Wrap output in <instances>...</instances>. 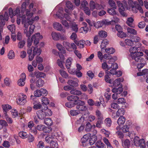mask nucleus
<instances>
[{
  "label": "nucleus",
  "mask_w": 148,
  "mask_h": 148,
  "mask_svg": "<svg viewBox=\"0 0 148 148\" xmlns=\"http://www.w3.org/2000/svg\"><path fill=\"white\" fill-rule=\"evenodd\" d=\"M56 47L59 51H61V52L63 53H66V51L64 47L60 44H57Z\"/></svg>",
  "instance_id": "nucleus-28"
},
{
  "label": "nucleus",
  "mask_w": 148,
  "mask_h": 148,
  "mask_svg": "<svg viewBox=\"0 0 148 148\" xmlns=\"http://www.w3.org/2000/svg\"><path fill=\"white\" fill-rule=\"evenodd\" d=\"M66 5L67 8L69 9H72L73 5L70 1H67L66 2Z\"/></svg>",
  "instance_id": "nucleus-58"
},
{
  "label": "nucleus",
  "mask_w": 148,
  "mask_h": 148,
  "mask_svg": "<svg viewBox=\"0 0 148 148\" xmlns=\"http://www.w3.org/2000/svg\"><path fill=\"white\" fill-rule=\"evenodd\" d=\"M42 51V49L40 48H38L37 47H34L33 50L32 55V56H29V61H31L34 59V56L37 55L39 56L41 54Z\"/></svg>",
  "instance_id": "nucleus-5"
},
{
  "label": "nucleus",
  "mask_w": 148,
  "mask_h": 148,
  "mask_svg": "<svg viewBox=\"0 0 148 148\" xmlns=\"http://www.w3.org/2000/svg\"><path fill=\"white\" fill-rule=\"evenodd\" d=\"M26 15H24L22 18V23L24 24V26L26 28H28L27 23L29 24H32L34 22L37 21L39 18L38 16H36L34 18H31L33 15V13L30 12L27 9H26Z\"/></svg>",
  "instance_id": "nucleus-1"
},
{
  "label": "nucleus",
  "mask_w": 148,
  "mask_h": 148,
  "mask_svg": "<svg viewBox=\"0 0 148 148\" xmlns=\"http://www.w3.org/2000/svg\"><path fill=\"white\" fill-rule=\"evenodd\" d=\"M72 59L70 57L68 58L66 61V66L68 69H69L71 67V64Z\"/></svg>",
  "instance_id": "nucleus-24"
},
{
  "label": "nucleus",
  "mask_w": 148,
  "mask_h": 148,
  "mask_svg": "<svg viewBox=\"0 0 148 148\" xmlns=\"http://www.w3.org/2000/svg\"><path fill=\"white\" fill-rule=\"evenodd\" d=\"M127 31L128 33L134 35H136L137 34V32L136 30L130 27H128L127 28Z\"/></svg>",
  "instance_id": "nucleus-32"
},
{
  "label": "nucleus",
  "mask_w": 148,
  "mask_h": 148,
  "mask_svg": "<svg viewBox=\"0 0 148 148\" xmlns=\"http://www.w3.org/2000/svg\"><path fill=\"white\" fill-rule=\"evenodd\" d=\"M125 121V118L123 116H121L117 120V123L119 125L123 124Z\"/></svg>",
  "instance_id": "nucleus-20"
},
{
  "label": "nucleus",
  "mask_w": 148,
  "mask_h": 148,
  "mask_svg": "<svg viewBox=\"0 0 148 148\" xmlns=\"http://www.w3.org/2000/svg\"><path fill=\"white\" fill-rule=\"evenodd\" d=\"M98 34L99 37L101 38H105L107 36V32L103 30L99 31Z\"/></svg>",
  "instance_id": "nucleus-35"
},
{
  "label": "nucleus",
  "mask_w": 148,
  "mask_h": 148,
  "mask_svg": "<svg viewBox=\"0 0 148 148\" xmlns=\"http://www.w3.org/2000/svg\"><path fill=\"white\" fill-rule=\"evenodd\" d=\"M61 23L67 29H69L70 26L69 25L68 23L67 22V21L65 20H62L61 21Z\"/></svg>",
  "instance_id": "nucleus-55"
},
{
  "label": "nucleus",
  "mask_w": 148,
  "mask_h": 148,
  "mask_svg": "<svg viewBox=\"0 0 148 148\" xmlns=\"http://www.w3.org/2000/svg\"><path fill=\"white\" fill-rule=\"evenodd\" d=\"M108 3L110 5L112 8L115 9L116 8L117 6L116 5L115 3L113 0H109Z\"/></svg>",
  "instance_id": "nucleus-50"
},
{
  "label": "nucleus",
  "mask_w": 148,
  "mask_h": 148,
  "mask_svg": "<svg viewBox=\"0 0 148 148\" xmlns=\"http://www.w3.org/2000/svg\"><path fill=\"white\" fill-rule=\"evenodd\" d=\"M36 113L38 118L42 120L44 119L47 116V114L43 109L37 111Z\"/></svg>",
  "instance_id": "nucleus-10"
},
{
  "label": "nucleus",
  "mask_w": 148,
  "mask_h": 148,
  "mask_svg": "<svg viewBox=\"0 0 148 148\" xmlns=\"http://www.w3.org/2000/svg\"><path fill=\"white\" fill-rule=\"evenodd\" d=\"M108 13L111 15H114L116 14L115 10L113 8L108 9Z\"/></svg>",
  "instance_id": "nucleus-57"
},
{
  "label": "nucleus",
  "mask_w": 148,
  "mask_h": 148,
  "mask_svg": "<svg viewBox=\"0 0 148 148\" xmlns=\"http://www.w3.org/2000/svg\"><path fill=\"white\" fill-rule=\"evenodd\" d=\"M70 93L72 94H73L74 95H82V96L83 95H84V94H82L81 92L79 90H77L76 89H73L71 90L70 91Z\"/></svg>",
  "instance_id": "nucleus-23"
},
{
  "label": "nucleus",
  "mask_w": 148,
  "mask_h": 148,
  "mask_svg": "<svg viewBox=\"0 0 148 148\" xmlns=\"http://www.w3.org/2000/svg\"><path fill=\"white\" fill-rule=\"evenodd\" d=\"M56 138V136L53 134H48L45 138V141L47 143L50 144L54 139Z\"/></svg>",
  "instance_id": "nucleus-14"
},
{
  "label": "nucleus",
  "mask_w": 148,
  "mask_h": 148,
  "mask_svg": "<svg viewBox=\"0 0 148 148\" xmlns=\"http://www.w3.org/2000/svg\"><path fill=\"white\" fill-rule=\"evenodd\" d=\"M130 145V142L128 139L125 140L122 143V145L125 148H129Z\"/></svg>",
  "instance_id": "nucleus-38"
},
{
  "label": "nucleus",
  "mask_w": 148,
  "mask_h": 148,
  "mask_svg": "<svg viewBox=\"0 0 148 148\" xmlns=\"http://www.w3.org/2000/svg\"><path fill=\"white\" fill-rule=\"evenodd\" d=\"M12 117L13 118H15L18 116V112L15 109H13L11 111Z\"/></svg>",
  "instance_id": "nucleus-44"
},
{
  "label": "nucleus",
  "mask_w": 148,
  "mask_h": 148,
  "mask_svg": "<svg viewBox=\"0 0 148 148\" xmlns=\"http://www.w3.org/2000/svg\"><path fill=\"white\" fill-rule=\"evenodd\" d=\"M109 75H106L104 77V80L105 81L108 83L112 84L113 82V80L111 79H110Z\"/></svg>",
  "instance_id": "nucleus-41"
},
{
  "label": "nucleus",
  "mask_w": 148,
  "mask_h": 148,
  "mask_svg": "<svg viewBox=\"0 0 148 148\" xmlns=\"http://www.w3.org/2000/svg\"><path fill=\"white\" fill-rule=\"evenodd\" d=\"M1 107L4 116H7L8 115V112L12 109L11 106L9 104H7L2 105Z\"/></svg>",
  "instance_id": "nucleus-9"
},
{
  "label": "nucleus",
  "mask_w": 148,
  "mask_h": 148,
  "mask_svg": "<svg viewBox=\"0 0 148 148\" xmlns=\"http://www.w3.org/2000/svg\"><path fill=\"white\" fill-rule=\"evenodd\" d=\"M79 81H74L72 79H69L68 80L67 83L70 86L73 87H77L78 86V84Z\"/></svg>",
  "instance_id": "nucleus-16"
},
{
  "label": "nucleus",
  "mask_w": 148,
  "mask_h": 148,
  "mask_svg": "<svg viewBox=\"0 0 148 148\" xmlns=\"http://www.w3.org/2000/svg\"><path fill=\"white\" fill-rule=\"evenodd\" d=\"M42 104L43 106H46L47 105L49 104V101L46 97H43L42 100Z\"/></svg>",
  "instance_id": "nucleus-47"
},
{
  "label": "nucleus",
  "mask_w": 148,
  "mask_h": 148,
  "mask_svg": "<svg viewBox=\"0 0 148 148\" xmlns=\"http://www.w3.org/2000/svg\"><path fill=\"white\" fill-rule=\"evenodd\" d=\"M117 35L118 37L121 38L125 37L127 36L126 33L123 32L122 31L121 32H118L117 33Z\"/></svg>",
  "instance_id": "nucleus-51"
},
{
  "label": "nucleus",
  "mask_w": 148,
  "mask_h": 148,
  "mask_svg": "<svg viewBox=\"0 0 148 148\" xmlns=\"http://www.w3.org/2000/svg\"><path fill=\"white\" fill-rule=\"evenodd\" d=\"M59 72L61 76L64 78H66L68 77V74L64 71L60 70Z\"/></svg>",
  "instance_id": "nucleus-45"
},
{
  "label": "nucleus",
  "mask_w": 148,
  "mask_h": 148,
  "mask_svg": "<svg viewBox=\"0 0 148 148\" xmlns=\"http://www.w3.org/2000/svg\"><path fill=\"white\" fill-rule=\"evenodd\" d=\"M19 136L23 139L27 138L28 135L27 133L24 131H21L19 133Z\"/></svg>",
  "instance_id": "nucleus-34"
},
{
  "label": "nucleus",
  "mask_w": 148,
  "mask_h": 148,
  "mask_svg": "<svg viewBox=\"0 0 148 148\" xmlns=\"http://www.w3.org/2000/svg\"><path fill=\"white\" fill-rule=\"evenodd\" d=\"M53 26L55 29L58 31H62L64 33L65 32V29H63L62 26L59 23H54L53 24Z\"/></svg>",
  "instance_id": "nucleus-12"
},
{
  "label": "nucleus",
  "mask_w": 148,
  "mask_h": 148,
  "mask_svg": "<svg viewBox=\"0 0 148 148\" xmlns=\"http://www.w3.org/2000/svg\"><path fill=\"white\" fill-rule=\"evenodd\" d=\"M106 125L108 127H110L112 124V121L110 118H108L105 120Z\"/></svg>",
  "instance_id": "nucleus-56"
},
{
  "label": "nucleus",
  "mask_w": 148,
  "mask_h": 148,
  "mask_svg": "<svg viewBox=\"0 0 148 148\" xmlns=\"http://www.w3.org/2000/svg\"><path fill=\"white\" fill-rule=\"evenodd\" d=\"M21 78L19 79L17 82V83L19 86H23L25 84V81L26 79L25 74L24 73L21 74Z\"/></svg>",
  "instance_id": "nucleus-11"
},
{
  "label": "nucleus",
  "mask_w": 148,
  "mask_h": 148,
  "mask_svg": "<svg viewBox=\"0 0 148 148\" xmlns=\"http://www.w3.org/2000/svg\"><path fill=\"white\" fill-rule=\"evenodd\" d=\"M96 147L98 148H104L105 145L100 140L98 141L95 143Z\"/></svg>",
  "instance_id": "nucleus-37"
},
{
  "label": "nucleus",
  "mask_w": 148,
  "mask_h": 148,
  "mask_svg": "<svg viewBox=\"0 0 148 148\" xmlns=\"http://www.w3.org/2000/svg\"><path fill=\"white\" fill-rule=\"evenodd\" d=\"M90 134H87L84 135L81 138L80 141L82 144V145L83 147H85L88 144L86 143V142L89 138V137H90Z\"/></svg>",
  "instance_id": "nucleus-7"
},
{
  "label": "nucleus",
  "mask_w": 148,
  "mask_h": 148,
  "mask_svg": "<svg viewBox=\"0 0 148 148\" xmlns=\"http://www.w3.org/2000/svg\"><path fill=\"white\" fill-rule=\"evenodd\" d=\"M138 51V49L137 47H131L129 49V51L130 53V57L132 55V54H134V55L136 54V52Z\"/></svg>",
  "instance_id": "nucleus-17"
},
{
  "label": "nucleus",
  "mask_w": 148,
  "mask_h": 148,
  "mask_svg": "<svg viewBox=\"0 0 148 148\" xmlns=\"http://www.w3.org/2000/svg\"><path fill=\"white\" fill-rule=\"evenodd\" d=\"M89 143L90 145H92L94 144L97 140V137L95 135H93L90 137Z\"/></svg>",
  "instance_id": "nucleus-18"
},
{
  "label": "nucleus",
  "mask_w": 148,
  "mask_h": 148,
  "mask_svg": "<svg viewBox=\"0 0 148 148\" xmlns=\"http://www.w3.org/2000/svg\"><path fill=\"white\" fill-rule=\"evenodd\" d=\"M96 113L97 117V120H103V117L101 112L99 110H97Z\"/></svg>",
  "instance_id": "nucleus-46"
},
{
  "label": "nucleus",
  "mask_w": 148,
  "mask_h": 148,
  "mask_svg": "<svg viewBox=\"0 0 148 148\" xmlns=\"http://www.w3.org/2000/svg\"><path fill=\"white\" fill-rule=\"evenodd\" d=\"M0 130L2 129L3 127H6L8 126V124L6 121L4 120H0Z\"/></svg>",
  "instance_id": "nucleus-39"
},
{
  "label": "nucleus",
  "mask_w": 148,
  "mask_h": 148,
  "mask_svg": "<svg viewBox=\"0 0 148 148\" xmlns=\"http://www.w3.org/2000/svg\"><path fill=\"white\" fill-rule=\"evenodd\" d=\"M26 95L22 93H20L16 99V102L20 106L24 105L27 102Z\"/></svg>",
  "instance_id": "nucleus-2"
},
{
  "label": "nucleus",
  "mask_w": 148,
  "mask_h": 148,
  "mask_svg": "<svg viewBox=\"0 0 148 148\" xmlns=\"http://www.w3.org/2000/svg\"><path fill=\"white\" fill-rule=\"evenodd\" d=\"M26 15L25 14L23 15L22 13L20 14L17 17L16 22L18 25L20 24L21 22V21H22V18L24 16Z\"/></svg>",
  "instance_id": "nucleus-49"
},
{
  "label": "nucleus",
  "mask_w": 148,
  "mask_h": 148,
  "mask_svg": "<svg viewBox=\"0 0 148 148\" xmlns=\"http://www.w3.org/2000/svg\"><path fill=\"white\" fill-rule=\"evenodd\" d=\"M134 145L136 147H140V148H145L146 144L143 139H139L138 137H135L134 140Z\"/></svg>",
  "instance_id": "nucleus-3"
},
{
  "label": "nucleus",
  "mask_w": 148,
  "mask_h": 148,
  "mask_svg": "<svg viewBox=\"0 0 148 148\" xmlns=\"http://www.w3.org/2000/svg\"><path fill=\"white\" fill-rule=\"evenodd\" d=\"M74 41L76 45L79 47L80 48H84V40H82L78 41L76 40H75Z\"/></svg>",
  "instance_id": "nucleus-22"
},
{
  "label": "nucleus",
  "mask_w": 148,
  "mask_h": 148,
  "mask_svg": "<svg viewBox=\"0 0 148 148\" xmlns=\"http://www.w3.org/2000/svg\"><path fill=\"white\" fill-rule=\"evenodd\" d=\"M92 129V125L89 122L86 123V125L85 130L86 132H90Z\"/></svg>",
  "instance_id": "nucleus-42"
},
{
  "label": "nucleus",
  "mask_w": 148,
  "mask_h": 148,
  "mask_svg": "<svg viewBox=\"0 0 148 148\" xmlns=\"http://www.w3.org/2000/svg\"><path fill=\"white\" fill-rule=\"evenodd\" d=\"M51 148H58V145L57 141L53 140L51 142L50 144Z\"/></svg>",
  "instance_id": "nucleus-40"
},
{
  "label": "nucleus",
  "mask_w": 148,
  "mask_h": 148,
  "mask_svg": "<svg viewBox=\"0 0 148 148\" xmlns=\"http://www.w3.org/2000/svg\"><path fill=\"white\" fill-rule=\"evenodd\" d=\"M56 15L60 19L63 18L64 17L67 20L69 21L70 18V16L66 14H64V16H63L62 13H59L58 12L57 13Z\"/></svg>",
  "instance_id": "nucleus-15"
},
{
  "label": "nucleus",
  "mask_w": 148,
  "mask_h": 148,
  "mask_svg": "<svg viewBox=\"0 0 148 148\" xmlns=\"http://www.w3.org/2000/svg\"><path fill=\"white\" fill-rule=\"evenodd\" d=\"M44 84V81L41 79L39 78L36 81V84L38 87H42Z\"/></svg>",
  "instance_id": "nucleus-26"
},
{
  "label": "nucleus",
  "mask_w": 148,
  "mask_h": 148,
  "mask_svg": "<svg viewBox=\"0 0 148 148\" xmlns=\"http://www.w3.org/2000/svg\"><path fill=\"white\" fill-rule=\"evenodd\" d=\"M63 44L64 47L66 48L67 50H68V49L70 47V44L66 41H63Z\"/></svg>",
  "instance_id": "nucleus-62"
},
{
  "label": "nucleus",
  "mask_w": 148,
  "mask_h": 148,
  "mask_svg": "<svg viewBox=\"0 0 148 148\" xmlns=\"http://www.w3.org/2000/svg\"><path fill=\"white\" fill-rule=\"evenodd\" d=\"M76 105V104H75V103H73V102L71 101L67 102L65 103V106L69 108H71L74 106L75 105Z\"/></svg>",
  "instance_id": "nucleus-60"
},
{
  "label": "nucleus",
  "mask_w": 148,
  "mask_h": 148,
  "mask_svg": "<svg viewBox=\"0 0 148 148\" xmlns=\"http://www.w3.org/2000/svg\"><path fill=\"white\" fill-rule=\"evenodd\" d=\"M45 108L43 110L45 112L46 114H47V116H50L51 115L52 112L51 110L50 109H48V108L47 106H44Z\"/></svg>",
  "instance_id": "nucleus-31"
},
{
  "label": "nucleus",
  "mask_w": 148,
  "mask_h": 148,
  "mask_svg": "<svg viewBox=\"0 0 148 148\" xmlns=\"http://www.w3.org/2000/svg\"><path fill=\"white\" fill-rule=\"evenodd\" d=\"M39 91L41 93V95L43 96H46L48 94L47 91L45 89L43 88H41Z\"/></svg>",
  "instance_id": "nucleus-61"
},
{
  "label": "nucleus",
  "mask_w": 148,
  "mask_h": 148,
  "mask_svg": "<svg viewBox=\"0 0 148 148\" xmlns=\"http://www.w3.org/2000/svg\"><path fill=\"white\" fill-rule=\"evenodd\" d=\"M130 127V125L126 123L125 125H124L122 127V130L123 132H128V136L130 137L132 133L129 131V129Z\"/></svg>",
  "instance_id": "nucleus-13"
},
{
  "label": "nucleus",
  "mask_w": 148,
  "mask_h": 148,
  "mask_svg": "<svg viewBox=\"0 0 148 148\" xmlns=\"http://www.w3.org/2000/svg\"><path fill=\"white\" fill-rule=\"evenodd\" d=\"M79 97L78 96L73 95L69 96L67 97V99L69 101L73 102L76 104L79 101Z\"/></svg>",
  "instance_id": "nucleus-8"
},
{
  "label": "nucleus",
  "mask_w": 148,
  "mask_h": 148,
  "mask_svg": "<svg viewBox=\"0 0 148 148\" xmlns=\"http://www.w3.org/2000/svg\"><path fill=\"white\" fill-rule=\"evenodd\" d=\"M51 36L53 39L54 40H57L59 39L60 37V34L56 32H53L51 34Z\"/></svg>",
  "instance_id": "nucleus-29"
},
{
  "label": "nucleus",
  "mask_w": 148,
  "mask_h": 148,
  "mask_svg": "<svg viewBox=\"0 0 148 148\" xmlns=\"http://www.w3.org/2000/svg\"><path fill=\"white\" fill-rule=\"evenodd\" d=\"M125 113V111L123 108L119 109L116 113V116L117 117H119L120 116H123Z\"/></svg>",
  "instance_id": "nucleus-21"
},
{
  "label": "nucleus",
  "mask_w": 148,
  "mask_h": 148,
  "mask_svg": "<svg viewBox=\"0 0 148 148\" xmlns=\"http://www.w3.org/2000/svg\"><path fill=\"white\" fill-rule=\"evenodd\" d=\"M134 21V19L132 18H128L126 21V23L129 26L132 27L131 23L133 22Z\"/></svg>",
  "instance_id": "nucleus-52"
},
{
  "label": "nucleus",
  "mask_w": 148,
  "mask_h": 148,
  "mask_svg": "<svg viewBox=\"0 0 148 148\" xmlns=\"http://www.w3.org/2000/svg\"><path fill=\"white\" fill-rule=\"evenodd\" d=\"M33 108L34 110H38L40 109L42 107V105L39 103L35 102L34 103Z\"/></svg>",
  "instance_id": "nucleus-33"
},
{
  "label": "nucleus",
  "mask_w": 148,
  "mask_h": 148,
  "mask_svg": "<svg viewBox=\"0 0 148 148\" xmlns=\"http://www.w3.org/2000/svg\"><path fill=\"white\" fill-rule=\"evenodd\" d=\"M8 58L10 59H12L15 57L14 53L13 50H10L8 55Z\"/></svg>",
  "instance_id": "nucleus-48"
},
{
  "label": "nucleus",
  "mask_w": 148,
  "mask_h": 148,
  "mask_svg": "<svg viewBox=\"0 0 148 148\" xmlns=\"http://www.w3.org/2000/svg\"><path fill=\"white\" fill-rule=\"evenodd\" d=\"M132 60H134L136 62H141L142 61V58L140 56L136 55V54H132L131 56Z\"/></svg>",
  "instance_id": "nucleus-19"
},
{
  "label": "nucleus",
  "mask_w": 148,
  "mask_h": 148,
  "mask_svg": "<svg viewBox=\"0 0 148 148\" xmlns=\"http://www.w3.org/2000/svg\"><path fill=\"white\" fill-rule=\"evenodd\" d=\"M9 13L10 17L12 18L14 16L16 15V14H14V12L13 11L12 8H10L9 10Z\"/></svg>",
  "instance_id": "nucleus-54"
},
{
  "label": "nucleus",
  "mask_w": 148,
  "mask_h": 148,
  "mask_svg": "<svg viewBox=\"0 0 148 148\" xmlns=\"http://www.w3.org/2000/svg\"><path fill=\"white\" fill-rule=\"evenodd\" d=\"M90 7L91 10L95 9V4L93 1H91L90 3Z\"/></svg>",
  "instance_id": "nucleus-59"
},
{
  "label": "nucleus",
  "mask_w": 148,
  "mask_h": 148,
  "mask_svg": "<svg viewBox=\"0 0 148 148\" xmlns=\"http://www.w3.org/2000/svg\"><path fill=\"white\" fill-rule=\"evenodd\" d=\"M34 75L37 78L41 77L44 78L46 75L45 73L39 72H35Z\"/></svg>",
  "instance_id": "nucleus-25"
},
{
  "label": "nucleus",
  "mask_w": 148,
  "mask_h": 148,
  "mask_svg": "<svg viewBox=\"0 0 148 148\" xmlns=\"http://www.w3.org/2000/svg\"><path fill=\"white\" fill-rule=\"evenodd\" d=\"M26 3L25 2H23L21 6V13H24L26 8Z\"/></svg>",
  "instance_id": "nucleus-63"
},
{
  "label": "nucleus",
  "mask_w": 148,
  "mask_h": 148,
  "mask_svg": "<svg viewBox=\"0 0 148 148\" xmlns=\"http://www.w3.org/2000/svg\"><path fill=\"white\" fill-rule=\"evenodd\" d=\"M85 103L83 101L79 100L78 103L77 104L76 108L79 110L84 111L86 110L87 108L85 106H84Z\"/></svg>",
  "instance_id": "nucleus-6"
},
{
  "label": "nucleus",
  "mask_w": 148,
  "mask_h": 148,
  "mask_svg": "<svg viewBox=\"0 0 148 148\" xmlns=\"http://www.w3.org/2000/svg\"><path fill=\"white\" fill-rule=\"evenodd\" d=\"M109 43V42L106 40H103L101 43L100 45V47L101 48V50H102L103 49L106 48V46Z\"/></svg>",
  "instance_id": "nucleus-30"
},
{
  "label": "nucleus",
  "mask_w": 148,
  "mask_h": 148,
  "mask_svg": "<svg viewBox=\"0 0 148 148\" xmlns=\"http://www.w3.org/2000/svg\"><path fill=\"white\" fill-rule=\"evenodd\" d=\"M125 44L128 46H132L133 45V42L131 40L128 39H126L125 40Z\"/></svg>",
  "instance_id": "nucleus-53"
},
{
  "label": "nucleus",
  "mask_w": 148,
  "mask_h": 148,
  "mask_svg": "<svg viewBox=\"0 0 148 148\" xmlns=\"http://www.w3.org/2000/svg\"><path fill=\"white\" fill-rule=\"evenodd\" d=\"M44 123L47 125L51 126L52 124V121L51 118H47L44 120Z\"/></svg>",
  "instance_id": "nucleus-36"
},
{
  "label": "nucleus",
  "mask_w": 148,
  "mask_h": 148,
  "mask_svg": "<svg viewBox=\"0 0 148 148\" xmlns=\"http://www.w3.org/2000/svg\"><path fill=\"white\" fill-rule=\"evenodd\" d=\"M25 44V41L23 40L20 41L18 43V47L20 48H22L24 46Z\"/></svg>",
  "instance_id": "nucleus-64"
},
{
  "label": "nucleus",
  "mask_w": 148,
  "mask_h": 148,
  "mask_svg": "<svg viewBox=\"0 0 148 148\" xmlns=\"http://www.w3.org/2000/svg\"><path fill=\"white\" fill-rule=\"evenodd\" d=\"M118 6L119 7V10L121 14L123 16H127V14L124 12L127 4L124 3L123 4L120 1L117 2Z\"/></svg>",
  "instance_id": "nucleus-4"
},
{
  "label": "nucleus",
  "mask_w": 148,
  "mask_h": 148,
  "mask_svg": "<svg viewBox=\"0 0 148 148\" xmlns=\"http://www.w3.org/2000/svg\"><path fill=\"white\" fill-rule=\"evenodd\" d=\"M70 27L72 31L75 32H77L78 28V25L77 24L75 23H72L70 25Z\"/></svg>",
  "instance_id": "nucleus-27"
},
{
  "label": "nucleus",
  "mask_w": 148,
  "mask_h": 148,
  "mask_svg": "<svg viewBox=\"0 0 148 148\" xmlns=\"http://www.w3.org/2000/svg\"><path fill=\"white\" fill-rule=\"evenodd\" d=\"M105 51L109 54H112L115 52V49L113 48H110L106 49Z\"/></svg>",
  "instance_id": "nucleus-43"
}]
</instances>
